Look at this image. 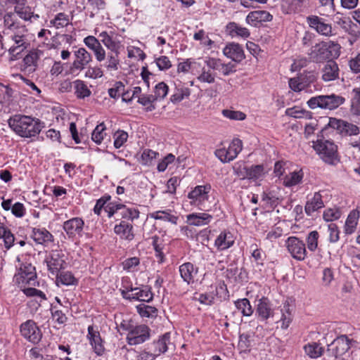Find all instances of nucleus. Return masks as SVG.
Returning a JSON list of instances; mask_svg holds the SVG:
<instances>
[{
	"label": "nucleus",
	"instance_id": "obj_27",
	"mask_svg": "<svg viewBox=\"0 0 360 360\" xmlns=\"http://www.w3.org/2000/svg\"><path fill=\"white\" fill-rule=\"evenodd\" d=\"M132 225L125 221H122L119 224L115 225L114 231L121 238L131 240L134 238L132 233Z\"/></svg>",
	"mask_w": 360,
	"mask_h": 360
},
{
	"label": "nucleus",
	"instance_id": "obj_52",
	"mask_svg": "<svg viewBox=\"0 0 360 360\" xmlns=\"http://www.w3.org/2000/svg\"><path fill=\"white\" fill-rule=\"evenodd\" d=\"M248 179H258L264 174L263 165H257L248 167Z\"/></svg>",
	"mask_w": 360,
	"mask_h": 360
},
{
	"label": "nucleus",
	"instance_id": "obj_48",
	"mask_svg": "<svg viewBox=\"0 0 360 360\" xmlns=\"http://www.w3.org/2000/svg\"><path fill=\"white\" fill-rule=\"evenodd\" d=\"M191 91L187 87H181L176 89L175 93L170 97V101L173 103H177L183 101L184 98H188Z\"/></svg>",
	"mask_w": 360,
	"mask_h": 360
},
{
	"label": "nucleus",
	"instance_id": "obj_3",
	"mask_svg": "<svg viewBox=\"0 0 360 360\" xmlns=\"http://www.w3.org/2000/svg\"><path fill=\"white\" fill-rule=\"evenodd\" d=\"M321 132L322 134L336 133L340 135H358L359 129L356 125L345 120L330 117L328 123L321 129Z\"/></svg>",
	"mask_w": 360,
	"mask_h": 360
},
{
	"label": "nucleus",
	"instance_id": "obj_11",
	"mask_svg": "<svg viewBox=\"0 0 360 360\" xmlns=\"http://www.w3.org/2000/svg\"><path fill=\"white\" fill-rule=\"evenodd\" d=\"M20 330L21 335L34 344L38 343L41 339V330L32 320H27L22 323L20 325Z\"/></svg>",
	"mask_w": 360,
	"mask_h": 360
},
{
	"label": "nucleus",
	"instance_id": "obj_43",
	"mask_svg": "<svg viewBox=\"0 0 360 360\" xmlns=\"http://www.w3.org/2000/svg\"><path fill=\"white\" fill-rule=\"evenodd\" d=\"M303 172L302 170L293 172L286 175L283 179V184L287 187H291L300 184L303 179Z\"/></svg>",
	"mask_w": 360,
	"mask_h": 360
},
{
	"label": "nucleus",
	"instance_id": "obj_49",
	"mask_svg": "<svg viewBox=\"0 0 360 360\" xmlns=\"http://www.w3.org/2000/svg\"><path fill=\"white\" fill-rule=\"evenodd\" d=\"M56 276L57 281L65 285H76L77 283V280L70 271L61 272L60 274H58Z\"/></svg>",
	"mask_w": 360,
	"mask_h": 360
},
{
	"label": "nucleus",
	"instance_id": "obj_35",
	"mask_svg": "<svg viewBox=\"0 0 360 360\" xmlns=\"http://www.w3.org/2000/svg\"><path fill=\"white\" fill-rule=\"evenodd\" d=\"M15 13L24 20H32V18L37 20L39 18L38 14H34L30 6H22L18 4L14 8Z\"/></svg>",
	"mask_w": 360,
	"mask_h": 360
},
{
	"label": "nucleus",
	"instance_id": "obj_12",
	"mask_svg": "<svg viewBox=\"0 0 360 360\" xmlns=\"http://www.w3.org/2000/svg\"><path fill=\"white\" fill-rule=\"evenodd\" d=\"M37 278L35 267L31 264H22L18 269V272L15 274L14 278L18 284H33Z\"/></svg>",
	"mask_w": 360,
	"mask_h": 360
},
{
	"label": "nucleus",
	"instance_id": "obj_18",
	"mask_svg": "<svg viewBox=\"0 0 360 360\" xmlns=\"http://www.w3.org/2000/svg\"><path fill=\"white\" fill-rule=\"evenodd\" d=\"M273 16L267 11L257 10L250 12L246 17V22L250 25L257 27L262 22H269Z\"/></svg>",
	"mask_w": 360,
	"mask_h": 360
},
{
	"label": "nucleus",
	"instance_id": "obj_64",
	"mask_svg": "<svg viewBox=\"0 0 360 360\" xmlns=\"http://www.w3.org/2000/svg\"><path fill=\"white\" fill-rule=\"evenodd\" d=\"M174 160L175 156L173 154H168L163 158V160L160 162L158 163L157 167L158 170L159 172H164L167 169L168 165L172 163L174 161Z\"/></svg>",
	"mask_w": 360,
	"mask_h": 360
},
{
	"label": "nucleus",
	"instance_id": "obj_6",
	"mask_svg": "<svg viewBox=\"0 0 360 360\" xmlns=\"http://www.w3.org/2000/svg\"><path fill=\"white\" fill-rule=\"evenodd\" d=\"M129 330L126 340L129 345H136L142 344L150 337V329L146 325L141 324L130 326L127 328Z\"/></svg>",
	"mask_w": 360,
	"mask_h": 360
},
{
	"label": "nucleus",
	"instance_id": "obj_30",
	"mask_svg": "<svg viewBox=\"0 0 360 360\" xmlns=\"http://www.w3.org/2000/svg\"><path fill=\"white\" fill-rule=\"evenodd\" d=\"M233 236L230 232H221L215 240V245L220 250H224L233 245Z\"/></svg>",
	"mask_w": 360,
	"mask_h": 360
},
{
	"label": "nucleus",
	"instance_id": "obj_41",
	"mask_svg": "<svg viewBox=\"0 0 360 360\" xmlns=\"http://www.w3.org/2000/svg\"><path fill=\"white\" fill-rule=\"evenodd\" d=\"M305 353L311 358H318L322 355L324 349L317 342H311L304 347Z\"/></svg>",
	"mask_w": 360,
	"mask_h": 360
},
{
	"label": "nucleus",
	"instance_id": "obj_37",
	"mask_svg": "<svg viewBox=\"0 0 360 360\" xmlns=\"http://www.w3.org/2000/svg\"><path fill=\"white\" fill-rule=\"evenodd\" d=\"M359 217V212L357 210H352L349 214L345 226V231L347 234H351L354 232Z\"/></svg>",
	"mask_w": 360,
	"mask_h": 360
},
{
	"label": "nucleus",
	"instance_id": "obj_51",
	"mask_svg": "<svg viewBox=\"0 0 360 360\" xmlns=\"http://www.w3.org/2000/svg\"><path fill=\"white\" fill-rule=\"evenodd\" d=\"M168 91V86L165 82H161L155 85L154 95L153 96L156 101L158 99H163L167 95Z\"/></svg>",
	"mask_w": 360,
	"mask_h": 360
},
{
	"label": "nucleus",
	"instance_id": "obj_13",
	"mask_svg": "<svg viewBox=\"0 0 360 360\" xmlns=\"http://www.w3.org/2000/svg\"><path fill=\"white\" fill-rule=\"evenodd\" d=\"M74 56L75 59L70 67L72 72L83 70L92 60L91 55L84 48H79L74 51Z\"/></svg>",
	"mask_w": 360,
	"mask_h": 360
},
{
	"label": "nucleus",
	"instance_id": "obj_46",
	"mask_svg": "<svg viewBox=\"0 0 360 360\" xmlns=\"http://www.w3.org/2000/svg\"><path fill=\"white\" fill-rule=\"evenodd\" d=\"M236 307L245 316H250L253 313V309L250 301L247 298L239 299L235 302Z\"/></svg>",
	"mask_w": 360,
	"mask_h": 360
},
{
	"label": "nucleus",
	"instance_id": "obj_1",
	"mask_svg": "<svg viewBox=\"0 0 360 360\" xmlns=\"http://www.w3.org/2000/svg\"><path fill=\"white\" fill-rule=\"evenodd\" d=\"M340 46L334 41H321L312 46L308 51V56L311 61L314 63H323L332 58L340 56Z\"/></svg>",
	"mask_w": 360,
	"mask_h": 360
},
{
	"label": "nucleus",
	"instance_id": "obj_56",
	"mask_svg": "<svg viewBox=\"0 0 360 360\" xmlns=\"http://www.w3.org/2000/svg\"><path fill=\"white\" fill-rule=\"evenodd\" d=\"M156 100L153 95L143 94L139 97L138 102L142 105L146 106L147 111H152L155 108L153 105V103Z\"/></svg>",
	"mask_w": 360,
	"mask_h": 360
},
{
	"label": "nucleus",
	"instance_id": "obj_7",
	"mask_svg": "<svg viewBox=\"0 0 360 360\" xmlns=\"http://www.w3.org/2000/svg\"><path fill=\"white\" fill-rule=\"evenodd\" d=\"M211 190L210 185L197 186L188 194V198L191 200V203L193 205L199 207L202 210L208 211L209 209L205 205V202L208 200L209 195Z\"/></svg>",
	"mask_w": 360,
	"mask_h": 360
},
{
	"label": "nucleus",
	"instance_id": "obj_42",
	"mask_svg": "<svg viewBox=\"0 0 360 360\" xmlns=\"http://www.w3.org/2000/svg\"><path fill=\"white\" fill-rule=\"evenodd\" d=\"M292 309L290 308L288 302H285L283 304V307L281 309L282 316L280 320L282 322L281 328L283 329L288 328L292 320Z\"/></svg>",
	"mask_w": 360,
	"mask_h": 360
},
{
	"label": "nucleus",
	"instance_id": "obj_20",
	"mask_svg": "<svg viewBox=\"0 0 360 360\" xmlns=\"http://www.w3.org/2000/svg\"><path fill=\"white\" fill-rule=\"evenodd\" d=\"M27 121L30 122V116L16 114L9 118L8 123L13 131L20 135L25 133Z\"/></svg>",
	"mask_w": 360,
	"mask_h": 360
},
{
	"label": "nucleus",
	"instance_id": "obj_55",
	"mask_svg": "<svg viewBox=\"0 0 360 360\" xmlns=\"http://www.w3.org/2000/svg\"><path fill=\"white\" fill-rule=\"evenodd\" d=\"M159 155L158 153L150 149L143 150L141 156V163L143 165H150L152 161Z\"/></svg>",
	"mask_w": 360,
	"mask_h": 360
},
{
	"label": "nucleus",
	"instance_id": "obj_63",
	"mask_svg": "<svg viewBox=\"0 0 360 360\" xmlns=\"http://www.w3.org/2000/svg\"><path fill=\"white\" fill-rule=\"evenodd\" d=\"M155 63L160 70H167L172 67V63L169 58L162 56L155 59Z\"/></svg>",
	"mask_w": 360,
	"mask_h": 360
},
{
	"label": "nucleus",
	"instance_id": "obj_15",
	"mask_svg": "<svg viewBox=\"0 0 360 360\" xmlns=\"http://www.w3.org/2000/svg\"><path fill=\"white\" fill-rule=\"evenodd\" d=\"M63 257V254L56 250L52 252L50 256L46 259L48 269L53 275H58L59 271L64 268L65 261Z\"/></svg>",
	"mask_w": 360,
	"mask_h": 360
},
{
	"label": "nucleus",
	"instance_id": "obj_9",
	"mask_svg": "<svg viewBox=\"0 0 360 360\" xmlns=\"http://www.w3.org/2000/svg\"><path fill=\"white\" fill-rule=\"evenodd\" d=\"M25 32H23L22 30H16V32H15L11 37L15 43V44L8 49L9 54L11 56V59L12 60L18 59L20 54L30 45V43L24 34Z\"/></svg>",
	"mask_w": 360,
	"mask_h": 360
},
{
	"label": "nucleus",
	"instance_id": "obj_36",
	"mask_svg": "<svg viewBox=\"0 0 360 360\" xmlns=\"http://www.w3.org/2000/svg\"><path fill=\"white\" fill-rule=\"evenodd\" d=\"M150 217L155 219L169 221L173 224H176L178 217L171 214V210H159L150 214Z\"/></svg>",
	"mask_w": 360,
	"mask_h": 360
},
{
	"label": "nucleus",
	"instance_id": "obj_59",
	"mask_svg": "<svg viewBox=\"0 0 360 360\" xmlns=\"http://www.w3.org/2000/svg\"><path fill=\"white\" fill-rule=\"evenodd\" d=\"M152 245L156 252V256L160 258V262H162L164 258V254L162 252L163 245L162 244L160 238L157 236H153Z\"/></svg>",
	"mask_w": 360,
	"mask_h": 360
},
{
	"label": "nucleus",
	"instance_id": "obj_57",
	"mask_svg": "<svg viewBox=\"0 0 360 360\" xmlns=\"http://www.w3.org/2000/svg\"><path fill=\"white\" fill-rule=\"evenodd\" d=\"M319 237V234L318 231H311L307 238V248L310 251H315L318 247V239Z\"/></svg>",
	"mask_w": 360,
	"mask_h": 360
},
{
	"label": "nucleus",
	"instance_id": "obj_4",
	"mask_svg": "<svg viewBox=\"0 0 360 360\" xmlns=\"http://www.w3.org/2000/svg\"><path fill=\"white\" fill-rule=\"evenodd\" d=\"M312 147L321 159L328 164H333L338 157V147L331 141L326 140L324 136L312 141Z\"/></svg>",
	"mask_w": 360,
	"mask_h": 360
},
{
	"label": "nucleus",
	"instance_id": "obj_60",
	"mask_svg": "<svg viewBox=\"0 0 360 360\" xmlns=\"http://www.w3.org/2000/svg\"><path fill=\"white\" fill-rule=\"evenodd\" d=\"M198 80L200 82H205L212 84L215 81L214 75H213L210 70L202 69L201 73L197 77Z\"/></svg>",
	"mask_w": 360,
	"mask_h": 360
},
{
	"label": "nucleus",
	"instance_id": "obj_8",
	"mask_svg": "<svg viewBox=\"0 0 360 360\" xmlns=\"http://www.w3.org/2000/svg\"><path fill=\"white\" fill-rule=\"evenodd\" d=\"M243 148L242 141L233 139L227 148H223L215 151V155L222 162H229L234 160Z\"/></svg>",
	"mask_w": 360,
	"mask_h": 360
},
{
	"label": "nucleus",
	"instance_id": "obj_10",
	"mask_svg": "<svg viewBox=\"0 0 360 360\" xmlns=\"http://www.w3.org/2000/svg\"><path fill=\"white\" fill-rule=\"evenodd\" d=\"M285 246L291 256L298 260L302 261L307 255L305 244L297 237L291 236L285 240Z\"/></svg>",
	"mask_w": 360,
	"mask_h": 360
},
{
	"label": "nucleus",
	"instance_id": "obj_34",
	"mask_svg": "<svg viewBox=\"0 0 360 360\" xmlns=\"http://www.w3.org/2000/svg\"><path fill=\"white\" fill-rule=\"evenodd\" d=\"M120 53H108L103 66L108 72H112L118 70L120 65Z\"/></svg>",
	"mask_w": 360,
	"mask_h": 360
},
{
	"label": "nucleus",
	"instance_id": "obj_17",
	"mask_svg": "<svg viewBox=\"0 0 360 360\" xmlns=\"http://www.w3.org/2000/svg\"><path fill=\"white\" fill-rule=\"evenodd\" d=\"M321 78L324 82H331L339 78L340 69L333 59L328 60L321 69Z\"/></svg>",
	"mask_w": 360,
	"mask_h": 360
},
{
	"label": "nucleus",
	"instance_id": "obj_19",
	"mask_svg": "<svg viewBox=\"0 0 360 360\" xmlns=\"http://www.w3.org/2000/svg\"><path fill=\"white\" fill-rule=\"evenodd\" d=\"M224 54L232 60L240 63L245 58L243 47L237 43L227 44L223 50Z\"/></svg>",
	"mask_w": 360,
	"mask_h": 360
},
{
	"label": "nucleus",
	"instance_id": "obj_58",
	"mask_svg": "<svg viewBox=\"0 0 360 360\" xmlns=\"http://www.w3.org/2000/svg\"><path fill=\"white\" fill-rule=\"evenodd\" d=\"M103 76V71L101 68L98 66H89L85 72V77L93 79L101 78Z\"/></svg>",
	"mask_w": 360,
	"mask_h": 360
},
{
	"label": "nucleus",
	"instance_id": "obj_26",
	"mask_svg": "<svg viewBox=\"0 0 360 360\" xmlns=\"http://www.w3.org/2000/svg\"><path fill=\"white\" fill-rule=\"evenodd\" d=\"M324 207L322 195L320 192L314 193V196L309 200L305 205V212L310 216L313 212Z\"/></svg>",
	"mask_w": 360,
	"mask_h": 360
},
{
	"label": "nucleus",
	"instance_id": "obj_45",
	"mask_svg": "<svg viewBox=\"0 0 360 360\" xmlns=\"http://www.w3.org/2000/svg\"><path fill=\"white\" fill-rule=\"evenodd\" d=\"M0 238H2L4 242V245L7 249H9L15 241V237L11 232L10 229L0 224Z\"/></svg>",
	"mask_w": 360,
	"mask_h": 360
},
{
	"label": "nucleus",
	"instance_id": "obj_16",
	"mask_svg": "<svg viewBox=\"0 0 360 360\" xmlns=\"http://www.w3.org/2000/svg\"><path fill=\"white\" fill-rule=\"evenodd\" d=\"M84 44L91 49L98 62L105 60L106 53L100 41L94 36H88L84 39Z\"/></svg>",
	"mask_w": 360,
	"mask_h": 360
},
{
	"label": "nucleus",
	"instance_id": "obj_61",
	"mask_svg": "<svg viewBox=\"0 0 360 360\" xmlns=\"http://www.w3.org/2000/svg\"><path fill=\"white\" fill-rule=\"evenodd\" d=\"M286 112L288 115L295 118L307 117L310 114V112L297 107L288 108Z\"/></svg>",
	"mask_w": 360,
	"mask_h": 360
},
{
	"label": "nucleus",
	"instance_id": "obj_53",
	"mask_svg": "<svg viewBox=\"0 0 360 360\" xmlns=\"http://www.w3.org/2000/svg\"><path fill=\"white\" fill-rule=\"evenodd\" d=\"M136 309L142 317H150V316L155 315L158 311L155 307L145 304H139L136 307Z\"/></svg>",
	"mask_w": 360,
	"mask_h": 360
},
{
	"label": "nucleus",
	"instance_id": "obj_40",
	"mask_svg": "<svg viewBox=\"0 0 360 360\" xmlns=\"http://www.w3.org/2000/svg\"><path fill=\"white\" fill-rule=\"evenodd\" d=\"M181 277L187 283H190L193 278L194 266L190 262L183 264L179 266Z\"/></svg>",
	"mask_w": 360,
	"mask_h": 360
},
{
	"label": "nucleus",
	"instance_id": "obj_5",
	"mask_svg": "<svg viewBox=\"0 0 360 360\" xmlns=\"http://www.w3.org/2000/svg\"><path fill=\"white\" fill-rule=\"evenodd\" d=\"M356 342L355 340L349 339L347 335H341L328 345L326 352L328 355L338 358L345 354Z\"/></svg>",
	"mask_w": 360,
	"mask_h": 360
},
{
	"label": "nucleus",
	"instance_id": "obj_39",
	"mask_svg": "<svg viewBox=\"0 0 360 360\" xmlns=\"http://www.w3.org/2000/svg\"><path fill=\"white\" fill-rule=\"evenodd\" d=\"M73 83L75 94L78 98H84L91 95V92L84 81L77 79Z\"/></svg>",
	"mask_w": 360,
	"mask_h": 360
},
{
	"label": "nucleus",
	"instance_id": "obj_54",
	"mask_svg": "<svg viewBox=\"0 0 360 360\" xmlns=\"http://www.w3.org/2000/svg\"><path fill=\"white\" fill-rule=\"evenodd\" d=\"M221 113L225 117L231 120H244L246 118V115L239 110L224 109Z\"/></svg>",
	"mask_w": 360,
	"mask_h": 360
},
{
	"label": "nucleus",
	"instance_id": "obj_29",
	"mask_svg": "<svg viewBox=\"0 0 360 360\" xmlns=\"http://www.w3.org/2000/svg\"><path fill=\"white\" fill-rule=\"evenodd\" d=\"M130 291L131 292L132 300L150 302L153 298V295L148 287L142 289L139 288H131Z\"/></svg>",
	"mask_w": 360,
	"mask_h": 360
},
{
	"label": "nucleus",
	"instance_id": "obj_31",
	"mask_svg": "<svg viewBox=\"0 0 360 360\" xmlns=\"http://www.w3.org/2000/svg\"><path fill=\"white\" fill-rule=\"evenodd\" d=\"M101 41L110 51V53H120V43L110 35L107 32H102L99 34Z\"/></svg>",
	"mask_w": 360,
	"mask_h": 360
},
{
	"label": "nucleus",
	"instance_id": "obj_21",
	"mask_svg": "<svg viewBox=\"0 0 360 360\" xmlns=\"http://www.w3.org/2000/svg\"><path fill=\"white\" fill-rule=\"evenodd\" d=\"M84 226V221L81 218L75 217L64 222L63 229L69 237L73 238L80 235Z\"/></svg>",
	"mask_w": 360,
	"mask_h": 360
},
{
	"label": "nucleus",
	"instance_id": "obj_33",
	"mask_svg": "<svg viewBox=\"0 0 360 360\" xmlns=\"http://www.w3.org/2000/svg\"><path fill=\"white\" fill-rule=\"evenodd\" d=\"M170 344V333H166L161 336L157 341L153 342V352L157 356L165 353L168 349V345Z\"/></svg>",
	"mask_w": 360,
	"mask_h": 360
},
{
	"label": "nucleus",
	"instance_id": "obj_44",
	"mask_svg": "<svg viewBox=\"0 0 360 360\" xmlns=\"http://www.w3.org/2000/svg\"><path fill=\"white\" fill-rule=\"evenodd\" d=\"M89 10V17L93 18L101 11L105 8V2L104 0H87Z\"/></svg>",
	"mask_w": 360,
	"mask_h": 360
},
{
	"label": "nucleus",
	"instance_id": "obj_24",
	"mask_svg": "<svg viewBox=\"0 0 360 360\" xmlns=\"http://www.w3.org/2000/svg\"><path fill=\"white\" fill-rule=\"evenodd\" d=\"M88 337L95 353L98 356L102 355L104 352L102 340L99 333L95 331L91 326L88 327Z\"/></svg>",
	"mask_w": 360,
	"mask_h": 360
},
{
	"label": "nucleus",
	"instance_id": "obj_28",
	"mask_svg": "<svg viewBox=\"0 0 360 360\" xmlns=\"http://www.w3.org/2000/svg\"><path fill=\"white\" fill-rule=\"evenodd\" d=\"M212 216L207 213H193L187 215V221L189 224L200 226L207 224Z\"/></svg>",
	"mask_w": 360,
	"mask_h": 360
},
{
	"label": "nucleus",
	"instance_id": "obj_32",
	"mask_svg": "<svg viewBox=\"0 0 360 360\" xmlns=\"http://www.w3.org/2000/svg\"><path fill=\"white\" fill-rule=\"evenodd\" d=\"M44 127V122L40 120L30 117V122H27L26 130L24 134L25 135H37Z\"/></svg>",
	"mask_w": 360,
	"mask_h": 360
},
{
	"label": "nucleus",
	"instance_id": "obj_25",
	"mask_svg": "<svg viewBox=\"0 0 360 360\" xmlns=\"http://www.w3.org/2000/svg\"><path fill=\"white\" fill-rule=\"evenodd\" d=\"M226 33L231 37H240L244 39L250 35V31L235 22H230L226 26Z\"/></svg>",
	"mask_w": 360,
	"mask_h": 360
},
{
	"label": "nucleus",
	"instance_id": "obj_23",
	"mask_svg": "<svg viewBox=\"0 0 360 360\" xmlns=\"http://www.w3.org/2000/svg\"><path fill=\"white\" fill-rule=\"evenodd\" d=\"M31 237L40 245H46L53 241V236L45 228H32Z\"/></svg>",
	"mask_w": 360,
	"mask_h": 360
},
{
	"label": "nucleus",
	"instance_id": "obj_22",
	"mask_svg": "<svg viewBox=\"0 0 360 360\" xmlns=\"http://www.w3.org/2000/svg\"><path fill=\"white\" fill-rule=\"evenodd\" d=\"M256 313L262 320H267L273 316L274 311L271 303L267 297H262L258 300Z\"/></svg>",
	"mask_w": 360,
	"mask_h": 360
},
{
	"label": "nucleus",
	"instance_id": "obj_2",
	"mask_svg": "<svg viewBox=\"0 0 360 360\" xmlns=\"http://www.w3.org/2000/svg\"><path fill=\"white\" fill-rule=\"evenodd\" d=\"M345 101V98L343 96L332 94L313 96L308 100L307 104L312 110L321 108L333 110L342 105Z\"/></svg>",
	"mask_w": 360,
	"mask_h": 360
},
{
	"label": "nucleus",
	"instance_id": "obj_47",
	"mask_svg": "<svg viewBox=\"0 0 360 360\" xmlns=\"http://www.w3.org/2000/svg\"><path fill=\"white\" fill-rule=\"evenodd\" d=\"M50 23L56 29L67 27L70 24L69 16L65 13H58Z\"/></svg>",
	"mask_w": 360,
	"mask_h": 360
},
{
	"label": "nucleus",
	"instance_id": "obj_14",
	"mask_svg": "<svg viewBox=\"0 0 360 360\" xmlns=\"http://www.w3.org/2000/svg\"><path fill=\"white\" fill-rule=\"evenodd\" d=\"M307 22L312 29L315 30L319 34L331 37L334 35L330 24L326 23V20L316 15H311L307 18Z\"/></svg>",
	"mask_w": 360,
	"mask_h": 360
},
{
	"label": "nucleus",
	"instance_id": "obj_62",
	"mask_svg": "<svg viewBox=\"0 0 360 360\" xmlns=\"http://www.w3.org/2000/svg\"><path fill=\"white\" fill-rule=\"evenodd\" d=\"M124 91V85L122 82H116L114 87L108 89V94L112 98H117Z\"/></svg>",
	"mask_w": 360,
	"mask_h": 360
},
{
	"label": "nucleus",
	"instance_id": "obj_38",
	"mask_svg": "<svg viewBox=\"0 0 360 360\" xmlns=\"http://www.w3.org/2000/svg\"><path fill=\"white\" fill-rule=\"evenodd\" d=\"M4 25L5 26L12 31H16L22 30L23 32H26L27 30L25 26L20 25V23L16 21L15 16L13 13H8L4 15Z\"/></svg>",
	"mask_w": 360,
	"mask_h": 360
},
{
	"label": "nucleus",
	"instance_id": "obj_50",
	"mask_svg": "<svg viewBox=\"0 0 360 360\" xmlns=\"http://www.w3.org/2000/svg\"><path fill=\"white\" fill-rule=\"evenodd\" d=\"M354 97L352 101L351 112L353 115H360V89H354Z\"/></svg>",
	"mask_w": 360,
	"mask_h": 360
}]
</instances>
